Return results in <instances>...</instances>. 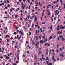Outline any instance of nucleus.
<instances>
[{"label": "nucleus", "mask_w": 65, "mask_h": 65, "mask_svg": "<svg viewBox=\"0 0 65 65\" xmlns=\"http://www.w3.org/2000/svg\"><path fill=\"white\" fill-rule=\"evenodd\" d=\"M59 46V45H58V44H57V48H58V46Z\"/></svg>", "instance_id": "61"}, {"label": "nucleus", "mask_w": 65, "mask_h": 65, "mask_svg": "<svg viewBox=\"0 0 65 65\" xmlns=\"http://www.w3.org/2000/svg\"><path fill=\"white\" fill-rule=\"evenodd\" d=\"M50 44H48L47 46H50Z\"/></svg>", "instance_id": "59"}, {"label": "nucleus", "mask_w": 65, "mask_h": 65, "mask_svg": "<svg viewBox=\"0 0 65 65\" xmlns=\"http://www.w3.org/2000/svg\"><path fill=\"white\" fill-rule=\"evenodd\" d=\"M31 32H29V34L30 35H31Z\"/></svg>", "instance_id": "37"}, {"label": "nucleus", "mask_w": 65, "mask_h": 65, "mask_svg": "<svg viewBox=\"0 0 65 65\" xmlns=\"http://www.w3.org/2000/svg\"><path fill=\"white\" fill-rule=\"evenodd\" d=\"M5 38L6 39V38H7V35H6V36L5 37Z\"/></svg>", "instance_id": "35"}, {"label": "nucleus", "mask_w": 65, "mask_h": 65, "mask_svg": "<svg viewBox=\"0 0 65 65\" xmlns=\"http://www.w3.org/2000/svg\"><path fill=\"white\" fill-rule=\"evenodd\" d=\"M60 38H61L62 41H64L65 40V39L64 38L63 36L62 35H60Z\"/></svg>", "instance_id": "1"}, {"label": "nucleus", "mask_w": 65, "mask_h": 65, "mask_svg": "<svg viewBox=\"0 0 65 65\" xmlns=\"http://www.w3.org/2000/svg\"><path fill=\"white\" fill-rule=\"evenodd\" d=\"M48 44V43H46L45 44V45H46V46Z\"/></svg>", "instance_id": "21"}, {"label": "nucleus", "mask_w": 65, "mask_h": 65, "mask_svg": "<svg viewBox=\"0 0 65 65\" xmlns=\"http://www.w3.org/2000/svg\"><path fill=\"white\" fill-rule=\"evenodd\" d=\"M57 12H58V10H56L55 12V13L56 15H57Z\"/></svg>", "instance_id": "8"}, {"label": "nucleus", "mask_w": 65, "mask_h": 65, "mask_svg": "<svg viewBox=\"0 0 65 65\" xmlns=\"http://www.w3.org/2000/svg\"><path fill=\"white\" fill-rule=\"evenodd\" d=\"M56 17H54V20H56Z\"/></svg>", "instance_id": "27"}, {"label": "nucleus", "mask_w": 65, "mask_h": 65, "mask_svg": "<svg viewBox=\"0 0 65 65\" xmlns=\"http://www.w3.org/2000/svg\"><path fill=\"white\" fill-rule=\"evenodd\" d=\"M25 20L26 21H27V18H26V17L25 18Z\"/></svg>", "instance_id": "41"}, {"label": "nucleus", "mask_w": 65, "mask_h": 65, "mask_svg": "<svg viewBox=\"0 0 65 65\" xmlns=\"http://www.w3.org/2000/svg\"><path fill=\"white\" fill-rule=\"evenodd\" d=\"M24 8H25V6H23V7L22 8L23 9H24Z\"/></svg>", "instance_id": "47"}, {"label": "nucleus", "mask_w": 65, "mask_h": 65, "mask_svg": "<svg viewBox=\"0 0 65 65\" xmlns=\"http://www.w3.org/2000/svg\"><path fill=\"white\" fill-rule=\"evenodd\" d=\"M31 8V6H29V9H30V8Z\"/></svg>", "instance_id": "34"}, {"label": "nucleus", "mask_w": 65, "mask_h": 65, "mask_svg": "<svg viewBox=\"0 0 65 65\" xmlns=\"http://www.w3.org/2000/svg\"><path fill=\"white\" fill-rule=\"evenodd\" d=\"M52 37H53V36H51L49 37V39H52Z\"/></svg>", "instance_id": "12"}, {"label": "nucleus", "mask_w": 65, "mask_h": 65, "mask_svg": "<svg viewBox=\"0 0 65 65\" xmlns=\"http://www.w3.org/2000/svg\"><path fill=\"white\" fill-rule=\"evenodd\" d=\"M52 51H53V52H54V51H55V50H54V49H52Z\"/></svg>", "instance_id": "60"}, {"label": "nucleus", "mask_w": 65, "mask_h": 65, "mask_svg": "<svg viewBox=\"0 0 65 65\" xmlns=\"http://www.w3.org/2000/svg\"><path fill=\"white\" fill-rule=\"evenodd\" d=\"M20 12H21V13H23V11L22 10H20Z\"/></svg>", "instance_id": "40"}, {"label": "nucleus", "mask_w": 65, "mask_h": 65, "mask_svg": "<svg viewBox=\"0 0 65 65\" xmlns=\"http://www.w3.org/2000/svg\"><path fill=\"white\" fill-rule=\"evenodd\" d=\"M40 42L41 43H43V42L44 43L45 42V41H43L42 40H41L40 41Z\"/></svg>", "instance_id": "3"}, {"label": "nucleus", "mask_w": 65, "mask_h": 65, "mask_svg": "<svg viewBox=\"0 0 65 65\" xmlns=\"http://www.w3.org/2000/svg\"><path fill=\"white\" fill-rule=\"evenodd\" d=\"M10 12H12V9H10Z\"/></svg>", "instance_id": "23"}, {"label": "nucleus", "mask_w": 65, "mask_h": 65, "mask_svg": "<svg viewBox=\"0 0 65 65\" xmlns=\"http://www.w3.org/2000/svg\"><path fill=\"white\" fill-rule=\"evenodd\" d=\"M17 57H18V60H19V57L18 56H17Z\"/></svg>", "instance_id": "49"}, {"label": "nucleus", "mask_w": 65, "mask_h": 65, "mask_svg": "<svg viewBox=\"0 0 65 65\" xmlns=\"http://www.w3.org/2000/svg\"><path fill=\"white\" fill-rule=\"evenodd\" d=\"M39 38H40V39H41V37H40V36H39Z\"/></svg>", "instance_id": "38"}, {"label": "nucleus", "mask_w": 65, "mask_h": 65, "mask_svg": "<svg viewBox=\"0 0 65 65\" xmlns=\"http://www.w3.org/2000/svg\"><path fill=\"white\" fill-rule=\"evenodd\" d=\"M35 60H36L37 59V56H36V55H35Z\"/></svg>", "instance_id": "15"}, {"label": "nucleus", "mask_w": 65, "mask_h": 65, "mask_svg": "<svg viewBox=\"0 0 65 65\" xmlns=\"http://www.w3.org/2000/svg\"><path fill=\"white\" fill-rule=\"evenodd\" d=\"M61 4H63V3L62 2V0H60Z\"/></svg>", "instance_id": "13"}, {"label": "nucleus", "mask_w": 65, "mask_h": 65, "mask_svg": "<svg viewBox=\"0 0 65 65\" xmlns=\"http://www.w3.org/2000/svg\"><path fill=\"white\" fill-rule=\"evenodd\" d=\"M52 28H53V25H52L50 27V30H52Z\"/></svg>", "instance_id": "9"}, {"label": "nucleus", "mask_w": 65, "mask_h": 65, "mask_svg": "<svg viewBox=\"0 0 65 65\" xmlns=\"http://www.w3.org/2000/svg\"><path fill=\"white\" fill-rule=\"evenodd\" d=\"M61 33H62V31L61 32H60L59 33V34H61Z\"/></svg>", "instance_id": "39"}, {"label": "nucleus", "mask_w": 65, "mask_h": 65, "mask_svg": "<svg viewBox=\"0 0 65 65\" xmlns=\"http://www.w3.org/2000/svg\"><path fill=\"white\" fill-rule=\"evenodd\" d=\"M7 6L8 7H10V5H9V4H8V5H7Z\"/></svg>", "instance_id": "36"}, {"label": "nucleus", "mask_w": 65, "mask_h": 65, "mask_svg": "<svg viewBox=\"0 0 65 65\" xmlns=\"http://www.w3.org/2000/svg\"><path fill=\"white\" fill-rule=\"evenodd\" d=\"M46 11H47L48 12H49L50 10H49V9H46Z\"/></svg>", "instance_id": "10"}, {"label": "nucleus", "mask_w": 65, "mask_h": 65, "mask_svg": "<svg viewBox=\"0 0 65 65\" xmlns=\"http://www.w3.org/2000/svg\"><path fill=\"white\" fill-rule=\"evenodd\" d=\"M18 36H19V35H17V38H18Z\"/></svg>", "instance_id": "58"}, {"label": "nucleus", "mask_w": 65, "mask_h": 65, "mask_svg": "<svg viewBox=\"0 0 65 65\" xmlns=\"http://www.w3.org/2000/svg\"><path fill=\"white\" fill-rule=\"evenodd\" d=\"M19 31H19V30H17V33H19Z\"/></svg>", "instance_id": "52"}, {"label": "nucleus", "mask_w": 65, "mask_h": 65, "mask_svg": "<svg viewBox=\"0 0 65 65\" xmlns=\"http://www.w3.org/2000/svg\"><path fill=\"white\" fill-rule=\"evenodd\" d=\"M8 61L10 63V62H11V59H10Z\"/></svg>", "instance_id": "19"}, {"label": "nucleus", "mask_w": 65, "mask_h": 65, "mask_svg": "<svg viewBox=\"0 0 65 65\" xmlns=\"http://www.w3.org/2000/svg\"><path fill=\"white\" fill-rule=\"evenodd\" d=\"M10 59V57H8V56L6 58V59Z\"/></svg>", "instance_id": "6"}, {"label": "nucleus", "mask_w": 65, "mask_h": 65, "mask_svg": "<svg viewBox=\"0 0 65 65\" xmlns=\"http://www.w3.org/2000/svg\"><path fill=\"white\" fill-rule=\"evenodd\" d=\"M60 28V29H65V27H64V26H61Z\"/></svg>", "instance_id": "4"}, {"label": "nucleus", "mask_w": 65, "mask_h": 65, "mask_svg": "<svg viewBox=\"0 0 65 65\" xmlns=\"http://www.w3.org/2000/svg\"><path fill=\"white\" fill-rule=\"evenodd\" d=\"M2 4L3 5H4V2H3Z\"/></svg>", "instance_id": "43"}, {"label": "nucleus", "mask_w": 65, "mask_h": 65, "mask_svg": "<svg viewBox=\"0 0 65 65\" xmlns=\"http://www.w3.org/2000/svg\"><path fill=\"white\" fill-rule=\"evenodd\" d=\"M51 52H52V50H50L49 52V54H50V55L51 54Z\"/></svg>", "instance_id": "14"}, {"label": "nucleus", "mask_w": 65, "mask_h": 65, "mask_svg": "<svg viewBox=\"0 0 65 65\" xmlns=\"http://www.w3.org/2000/svg\"><path fill=\"white\" fill-rule=\"evenodd\" d=\"M7 56H10L9 54V53L7 54Z\"/></svg>", "instance_id": "56"}, {"label": "nucleus", "mask_w": 65, "mask_h": 65, "mask_svg": "<svg viewBox=\"0 0 65 65\" xmlns=\"http://www.w3.org/2000/svg\"><path fill=\"white\" fill-rule=\"evenodd\" d=\"M60 51H62V48H60Z\"/></svg>", "instance_id": "44"}, {"label": "nucleus", "mask_w": 65, "mask_h": 65, "mask_svg": "<svg viewBox=\"0 0 65 65\" xmlns=\"http://www.w3.org/2000/svg\"><path fill=\"white\" fill-rule=\"evenodd\" d=\"M15 18H17V17H18V15H16L15 16Z\"/></svg>", "instance_id": "33"}, {"label": "nucleus", "mask_w": 65, "mask_h": 65, "mask_svg": "<svg viewBox=\"0 0 65 65\" xmlns=\"http://www.w3.org/2000/svg\"><path fill=\"white\" fill-rule=\"evenodd\" d=\"M46 62L47 63L48 65H52V62H51L49 63V64H48V63H49V61H47Z\"/></svg>", "instance_id": "2"}, {"label": "nucleus", "mask_w": 65, "mask_h": 65, "mask_svg": "<svg viewBox=\"0 0 65 65\" xmlns=\"http://www.w3.org/2000/svg\"><path fill=\"white\" fill-rule=\"evenodd\" d=\"M37 26H38V25H36L35 26V27H37Z\"/></svg>", "instance_id": "50"}, {"label": "nucleus", "mask_w": 65, "mask_h": 65, "mask_svg": "<svg viewBox=\"0 0 65 65\" xmlns=\"http://www.w3.org/2000/svg\"><path fill=\"white\" fill-rule=\"evenodd\" d=\"M59 28H57V30L58 31V30H59Z\"/></svg>", "instance_id": "46"}, {"label": "nucleus", "mask_w": 65, "mask_h": 65, "mask_svg": "<svg viewBox=\"0 0 65 65\" xmlns=\"http://www.w3.org/2000/svg\"><path fill=\"white\" fill-rule=\"evenodd\" d=\"M60 9V7L59 6L58 8V10L59 11Z\"/></svg>", "instance_id": "53"}, {"label": "nucleus", "mask_w": 65, "mask_h": 65, "mask_svg": "<svg viewBox=\"0 0 65 65\" xmlns=\"http://www.w3.org/2000/svg\"><path fill=\"white\" fill-rule=\"evenodd\" d=\"M5 14H7V12H6V11L5 12Z\"/></svg>", "instance_id": "64"}, {"label": "nucleus", "mask_w": 65, "mask_h": 65, "mask_svg": "<svg viewBox=\"0 0 65 65\" xmlns=\"http://www.w3.org/2000/svg\"><path fill=\"white\" fill-rule=\"evenodd\" d=\"M45 24V22H43L42 23V25H43V24Z\"/></svg>", "instance_id": "20"}, {"label": "nucleus", "mask_w": 65, "mask_h": 65, "mask_svg": "<svg viewBox=\"0 0 65 65\" xmlns=\"http://www.w3.org/2000/svg\"><path fill=\"white\" fill-rule=\"evenodd\" d=\"M60 56H62V57H64V54L63 53L60 54Z\"/></svg>", "instance_id": "7"}, {"label": "nucleus", "mask_w": 65, "mask_h": 65, "mask_svg": "<svg viewBox=\"0 0 65 65\" xmlns=\"http://www.w3.org/2000/svg\"><path fill=\"white\" fill-rule=\"evenodd\" d=\"M20 15H21V17H22V16H23V14L22 13H21L20 14Z\"/></svg>", "instance_id": "48"}, {"label": "nucleus", "mask_w": 65, "mask_h": 65, "mask_svg": "<svg viewBox=\"0 0 65 65\" xmlns=\"http://www.w3.org/2000/svg\"><path fill=\"white\" fill-rule=\"evenodd\" d=\"M26 43H29V42H28V41H26Z\"/></svg>", "instance_id": "55"}, {"label": "nucleus", "mask_w": 65, "mask_h": 65, "mask_svg": "<svg viewBox=\"0 0 65 65\" xmlns=\"http://www.w3.org/2000/svg\"><path fill=\"white\" fill-rule=\"evenodd\" d=\"M6 1H7V0H4V2L5 3H6Z\"/></svg>", "instance_id": "16"}, {"label": "nucleus", "mask_w": 65, "mask_h": 65, "mask_svg": "<svg viewBox=\"0 0 65 65\" xmlns=\"http://www.w3.org/2000/svg\"><path fill=\"white\" fill-rule=\"evenodd\" d=\"M21 35H24V33H23V32H22L21 33Z\"/></svg>", "instance_id": "24"}, {"label": "nucleus", "mask_w": 65, "mask_h": 65, "mask_svg": "<svg viewBox=\"0 0 65 65\" xmlns=\"http://www.w3.org/2000/svg\"><path fill=\"white\" fill-rule=\"evenodd\" d=\"M12 55V53H11L10 54V55Z\"/></svg>", "instance_id": "63"}, {"label": "nucleus", "mask_w": 65, "mask_h": 65, "mask_svg": "<svg viewBox=\"0 0 65 65\" xmlns=\"http://www.w3.org/2000/svg\"><path fill=\"white\" fill-rule=\"evenodd\" d=\"M7 2H8V3H9V2H10L9 1V0H7Z\"/></svg>", "instance_id": "57"}, {"label": "nucleus", "mask_w": 65, "mask_h": 65, "mask_svg": "<svg viewBox=\"0 0 65 65\" xmlns=\"http://www.w3.org/2000/svg\"><path fill=\"white\" fill-rule=\"evenodd\" d=\"M36 24L38 25V21H37V23H36Z\"/></svg>", "instance_id": "54"}, {"label": "nucleus", "mask_w": 65, "mask_h": 65, "mask_svg": "<svg viewBox=\"0 0 65 65\" xmlns=\"http://www.w3.org/2000/svg\"><path fill=\"white\" fill-rule=\"evenodd\" d=\"M36 40H38V38H37V36H36L35 37Z\"/></svg>", "instance_id": "22"}, {"label": "nucleus", "mask_w": 65, "mask_h": 65, "mask_svg": "<svg viewBox=\"0 0 65 65\" xmlns=\"http://www.w3.org/2000/svg\"><path fill=\"white\" fill-rule=\"evenodd\" d=\"M37 20V17L36 16L35 18V22H36V21Z\"/></svg>", "instance_id": "5"}, {"label": "nucleus", "mask_w": 65, "mask_h": 65, "mask_svg": "<svg viewBox=\"0 0 65 65\" xmlns=\"http://www.w3.org/2000/svg\"><path fill=\"white\" fill-rule=\"evenodd\" d=\"M59 52V50L58 49H57L56 50V53H58Z\"/></svg>", "instance_id": "32"}, {"label": "nucleus", "mask_w": 65, "mask_h": 65, "mask_svg": "<svg viewBox=\"0 0 65 65\" xmlns=\"http://www.w3.org/2000/svg\"><path fill=\"white\" fill-rule=\"evenodd\" d=\"M64 7L63 8V9H65V4L64 3Z\"/></svg>", "instance_id": "26"}, {"label": "nucleus", "mask_w": 65, "mask_h": 65, "mask_svg": "<svg viewBox=\"0 0 65 65\" xmlns=\"http://www.w3.org/2000/svg\"><path fill=\"white\" fill-rule=\"evenodd\" d=\"M40 60H41V61H42V59H41V58H40Z\"/></svg>", "instance_id": "62"}, {"label": "nucleus", "mask_w": 65, "mask_h": 65, "mask_svg": "<svg viewBox=\"0 0 65 65\" xmlns=\"http://www.w3.org/2000/svg\"><path fill=\"white\" fill-rule=\"evenodd\" d=\"M54 55H53V56L52 57V59L53 60H54Z\"/></svg>", "instance_id": "11"}, {"label": "nucleus", "mask_w": 65, "mask_h": 65, "mask_svg": "<svg viewBox=\"0 0 65 65\" xmlns=\"http://www.w3.org/2000/svg\"><path fill=\"white\" fill-rule=\"evenodd\" d=\"M42 59H43V60H45V58L43 57H42Z\"/></svg>", "instance_id": "25"}, {"label": "nucleus", "mask_w": 65, "mask_h": 65, "mask_svg": "<svg viewBox=\"0 0 65 65\" xmlns=\"http://www.w3.org/2000/svg\"><path fill=\"white\" fill-rule=\"evenodd\" d=\"M46 41H47V38H46L45 39Z\"/></svg>", "instance_id": "28"}, {"label": "nucleus", "mask_w": 65, "mask_h": 65, "mask_svg": "<svg viewBox=\"0 0 65 65\" xmlns=\"http://www.w3.org/2000/svg\"><path fill=\"white\" fill-rule=\"evenodd\" d=\"M54 61H55V62H56V58H54Z\"/></svg>", "instance_id": "51"}, {"label": "nucleus", "mask_w": 65, "mask_h": 65, "mask_svg": "<svg viewBox=\"0 0 65 65\" xmlns=\"http://www.w3.org/2000/svg\"><path fill=\"white\" fill-rule=\"evenodd\" d=\"M44 12H43L42 15V17H43V16L44 15Z\"/></svg>", "instance_id": "29"}, {"label": "nucleus", "mask_w": 65, "mask_h": 65, "mask_svg": "<svg viewBox=\"0 0 65 65\" xmlns=\"http://www.w3.org/2000/svg\"><path fill=\"white\" fill-rule=\"evenodd\" d=\"M7 55H4V57L5 58V57H7Z\"/></svg>", "instance_id": "17"}, {"label": "nucleus", "mask_w": 65, "mask_h": 65, "mask_svg": "<svg viewBox=\"0 0 65 65\" xmlns=\"http://www.w3.org/2000/svg\"><path fill=\"white\" fill-rule=\"evenodd\" d=\"M37 30H36V34H37Z\"/></svg>", "instance_id": "45"}, {"label": "nucleus", "mask_w": 65, "mask_h": 65, "mask_svg": "<svg viewBox=\"0 0 65 65\" xmlns=\"http://www.w3.org/2000/svg\"><path fill=\"white\" fill-rule=\"evenodd\" d=\"M23 58H25V54H23Z\"/></svg>", "instance_id": "18"}, {"label": "nucleus", "mask_w": 65, "mask_h": 65, "mask_svg": "<svg viewBox=\"0 0 65 65\" xmlns=\"http://www.w3.org/2000/svg\"><path fill=\"white\" fill-rule=\"evenodd\" d=\"M52 17H54V14H52Z\"/></svg>", "instance_id": "42"}, {"label": "nucleus", "mask_w": 65, "mask_h": 65, "mask_svg": "<svg viewBox=\"0 0 65 65\" xmlns=\"http://www.w3.org/2000/svg\"><path fill=\"white\" fill-rule=\"evenodd\" d=\"M21 4H22L21 5H24V3H23V2H21Z\"/></svg>", "instance_id": "31"}, {"label": "nucleus", "mask_w": 65, "mask_h": 65, "mask_svg": "<svg viewBox=\"0 0 65 65\" xmlns=\"http://www.w3.org/2000/svg\"><path fill=\"white\" fill-rule=\"evenodd\" d=\"M46 55H47L48 54V51H46Z\"/></svg>", "instance_id": "30"}]
</instances>
